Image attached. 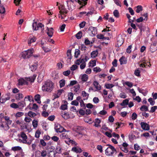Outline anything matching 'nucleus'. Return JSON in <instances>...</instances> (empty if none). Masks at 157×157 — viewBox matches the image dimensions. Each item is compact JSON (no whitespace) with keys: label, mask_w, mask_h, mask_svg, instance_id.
<instances>
[{"label":"nucleus","mask_w":157,"mask_h":157,"mask_svg":"<svg viewBox=\"0 0 157 157\" xmlns=\"http://www.w3.org/2000/svg\"><path fill=\"white\" fill-rule=\"evenodd\" d=\"M54 84L51 81L48 80L45 82L42 87L44 91L51 92L54 88Z\"/></svg>","instance_id":"obj_1"},{"label":"nucleus","mask_w":157,"mask_h":157,"mask_svg":"<svg viewBox=\"0 0 157 157\" xmlns=\"http://www.w3.org/2000/svg\"><path fill=\"white\" fill-rule=\"evenodd\" d=\"M36 77V75H34L32 76L29 78H20L18 80L19 85H27L28 82H33Z\"/></svg>","instance_id":"obj_2"},{"label":"nucleus","mask_w":157,"mask_h":157,"mask_svg":"<svg viewBox=\"0 0 157 157\" xmlns=\"http://www.w3.org/2000/svg\"><path fill=\"white\" fill-rule=\"evenodd\" d=\"M109 147L105 150V154L108 156H112L116 152L114 147L109 144L107 145Z\"/></svg>","instance_id":"obj_3"},{"label":"nucleus","mask_w":157,"mask_h":157,"mask_svg":"<svg viewBox=\"0 0 157 157\" xmlns=\"http://www.w3.org/2000/svg\"><path fill=\"white\" fill-rule=\"evenodd\" d=\"M34 52L33 48H31L24 51L22 53V56L24 59L29 58L30 56H32Z\"/></svg>","instance_id":"obj_4"},{"label":"nucleus","mask_w":157,"mask_h":157,"mask_svg":"<svg viewBox=\"0 0 157 157\" xmlns=\"http://www.w3.org/2000/svg\"><path fill=\"white\" fill-rule=\"evenodd\" d=\"M33 28L34 30H40L41 32H42L44 29V26L41 23H37L36 22H34L33 24Z\"/></svg>","instance_id":"obj_5"},{"label":"nucleus","mask_w":157,"mask_h":157,"mask_svg":"<svg viewBox=\"0 0 157 157\" xmlns=\"http://www.w3.org/2000/svg\"><path fill=\"white\" fill-rule=\"evenodd\" d=\"M55 129L57 132H66V130L60 124H55Z\"/></svg>","instance_id":"obj_6"},{"label":"nucleus","mask_w":157,"mask_h":157,"mask_svg":"<svg viewBox=\"0 0 157 157\" xmlns=\"http://www.w3.org/2000/svg\"><path fill=\"white\" fill-rule=\"evenodd\" d=\"M157 42L155 41L151 45L149 50L151 53H153L157 50Z\"/></svg>","instance_id":"obj_7"},{"label":"nucleus","mask_w":157,"mask_h":157,"mask_svg":"<svg viewBox=\"0 0 157 157\" xmlns=\"http://www.w3.org/2000/svg\"><path fill=\"white\" fill-rule=\"evenodd\" d=\"M74 2V1H73L72 0H70V1H67L68 9L69 10H71L74 9L75 6V5L73 4Z\"/></svg>","instance_id":"obj_8"},{"label":"nucleus","mask_w":157,"mask_h":157,"mask_svg":"<svg viewBox=\"0 0 157 157\" xmlns=\"http://www.w3.org/2000/svg\"><path fill=\"white\" fill-rule=\"evenodd\" d=\"M140 125L144 130H148L150 129L149 125L146 123L141 122L140 123Z\"/></svg>","instance_id":"obj_9"},{"label":"nucleus","mask_w":157,"mask_h":157,"mask_svg":"<svg viewBox=\"0 0 157 157\" xmlns=\"http://www.w3.org/2000/svg\"><path fill=\"white\" fill-rule=\"evenodd\" d=\"M58 8L60 10L59 13H67L68 12V11L65 8V6H64L60 5L58 7Z\"/></svg>","instance_id":"obj_10"},{"label":"nucleus","mask_w":157,"mask_h":157,"mask_svg":"<svg viewBox=\"0 0 157 157\" xmlns=\"http://www.w3.org/2000/svg\"><path fill=\"white\" fill-rule=\"evenodd\" d=\"M89 30L91 31L93 36H95L97 34V29L95 27L90 26L89 28Z\"/></svg>","instance_id":"obj_11"},{"label":"nucleus","mask_w":157,"mask_h":157,"mask_svg":"<svg viewBox=\"0 0 157 157\" xmlns=\"http://www.w3.org/2000/svg\"><path fill=\"white\" fill-rule=\"evenodd\" d=\"M65 142L68 145L71 144L72 145L76 146L78 144L75 140H71L70 138L67 140H65Z\"/></svg>","instance_id":"obj_12"},{"label":"nucleus","mask_w":157,"mask_h":157,"mask_svg":"<svg viewBox=\"0 0 157 157\" xmlns=\"http://www.w3.org/2000/svg\"><path fill=\"white\" fill-rule=\"evenodd\" d=\"M47 33L49 36L51 37L52 36L54 33V29L52 28H49L47 27Z\"/></svg>","instance_id":"obj_13"},{"label":"nucleus","mask_w":157,"mask_h":157,"mask_svg":"<svg viewBox=\"0 0 157 157\" xmlns=\"http://www.w3.org/2000/svg\"><path fill=\"white\" fill-rule=\"evenodd\" d=\"M119 61L121 65L126 64L127 63V59L124 56H122L119 59Z\"/></svg>","instance_id":"obj_14"},{"label":"nucleus","mask_w":157,"mask_h":157,"mask_svg":"<svg viewBox=\"0 0 157 157\" xmlns=\"http://www.w3.org/2000/svg\"><path fill=\"white\" fill-rule=\"evenodd\" d=\"M60 136L62 139L67 140L70 138V136L66 133H63L60 135Z\"/></svg>","instance_id":"obj_15"},{"label":"nucleus","mask_w":157,"mask_h":157,"mask_svg":"<svg viewBox=\"0 0 157 157\" xmlns=\"http://www.w3.org/2000/svg\"><path fill=\"white\" fill-rule=\"evenodd\" d=\"M72 151L77 153H80L82 151L81 148L78 147H73L72 148Z\"/></svg>","instance_id":"obj_16"},{"label":"nucleus","mask_w":157,"mask_h":157,"mask_svg":"<svg viewBox=\"0 0 157 157\" xmlns=\"http://www.w3.org/2000/svg\"><path fill=\"white\" fill-rule=\"evenodd\" d=\"M93 85L97 90H100L101 89V87L98 82L94 81L93 82Z\"/></svg>","instance_id":"obj_17"},{"label":"nucleus","mask_w":157,"mask_h":157,"mask_svg":"<svg viewBox=\"0 0 157 157\" xmlns=\"http://www.w3.org/2000/svg\"><path fill=\"white\" fill-rule=\"evenodd\" d=\"M21 137L23 139V143H26L27 142L26 140L27 138V137L25 134L23 132L21 133Z\"/></svg>","instance_id":"obj_18"},{"label":"nucleus","mask_w":157,"mask_h":157,"mask_svg":"<svg viewBox=\"0 0 157 157\" xmlns=\"http://www.w3.org/2000/svg\"><path fill=\"white\" fill-rule=\"evenodd\" d=\"M123 43V39L121 37H118L117 38V45L118 47L120 46Z\"/></svg>","instance_id":"obj_19"},{"label":"nucleus","mask_w":157,"mask_h":157,"mask_svg":"<svg viewBox=\"0 0 157 157\" xmlns=\"http://www.w3.org/2000/svg\"><path fill=\"white\" fill-rule=\"evenodd\" d=\"M24 97L23 94L22 93H18L15 96V98L17 100H20Z\"/></svg>","instance_id":"obj_20"},{"label":"nucleus","mask_w":157,"mask_h":157,"mask_svg":"<svg viewBox=\"0 0 157 157\" xmlns=\"http://www.w3.org/2000/svg\"><path fill=\"white\" fill-rule=\"evenodd\" d=\"M34 99L36 101H37V102L40 104L41 103V101L40 100V96L39 94L36 95L34 96Z\"/></svg>","instance_id":"obj_21"},{"label":"nucleus","mask_w":157,"mask_h":157,"mask_svg":"<svg viewBox=\"0 0 157 157\" xmlns=\"http://www.w3.org/2000/svg\"><path fill=\"white\" fill-rule=\"evenodd\" d=\"M36 38L35 37H33L32 38H29L28 40V43L29 46H30L32 43L35 42L36 40Z\"/></svg>","instance_id":"obj_22"},{"label":"nucleus","mask_w":157,"mask_h":157,"mask_svg":"<svg viewBox=\"0 0 157 157\" xmlns=\"http://www.w3.org/2000/svg\"><path fill=\"white\" fill-rule=\"evenodd\" d=\"M101 123V120L98 118H97L95 119V124L94 126L96 127H100L99 124Z\"/></svg>","instance_id":"obj_23"},{"label":"nucleus","mask_w":157,"mask_h":157,"mask_svg":"<svg viewBox=\"0 0 157 157\" xmlns=\"http://www.w3.org/2000/svg\"><path fill=\"white\" fill-rule=\"evenodd\" d=\"M61 114L62 117L65 119H67L69 117V114L67 112H63Z\"/></svg>","instance_id":"obj_24"},{"label":"nucleus","mask_w":157,"mask_h":157,"mask_svg":"<svg viewBox=\"0 0 157 157\" xmlns=\"http://www.w3.org/2000/svg\"><path fill=\"white\" fill-rule=\"evenodd\" d=\"M18 108L20 107L19 109H21V108H22L26 106L25 103V101H22L21 102H19L18 103Z\"/></svg>","instance_id":"obj_25"},{"label":"nucleus","mask_w":157,"mask_h":157,"mask_svg":"<svg viewBox=\"0 0 157 157\" xmlns=\"http://www.w3.org/2000/svg\"><path fill=\"white\" fill-rule=\"evenodd\" d=\"M81 78L82 81L85 82L87 80L88 78V75L85 74L82 76Z\"/></svg>","instance_id":"obj_26"},{"label":"nucleus","mask_w":157,"mask_h":157,"mask_svg":"<svg viewBox=\"0 0 157 157\" xmlns=\"http://www.w3.org/2000/svg\"><path fill=\"white\" fill-rule=\"evenodd\" d=\"M37 64L35 63L30 66V68L32 71H35L37 68Z\"/></svg>","instance_id":"obj_27"},{"label":"nucleus","mask_w":157,"mask_h":157,"mask_svg":"<svg viewBox=\"0 0 157 157\" xmlns=\"http://www.w3.org/2000/svg\"><path fill=\"white\" fill-rule=\"evenodd\" d=\"M98 54V52L97 50L94 51L91 53V57L94 58H95L97 56Z\"/></svg>","instance_id":"obj_28"},{"label":"nucleus","mask_w":157,"mask_h":157,"mask_svg":"<svg viewBox=\"0 0 157 157\" xmlns=\"http://www.w3.org/2000/svg\"><path fill=\"white\" fill-rule=\"evenodd\" d=\"M38 121L36 120H34L32 121V125L34 128H36L38 126Z\"/></svg>","instance_id":"obj_29"},{"label":"nucleus","mask_w":157,"mask_h":157,"mask_svg":"<svg viewBox=\"0 0 157 157\" xmlns=\"http://www.w3.org/2000/svg\"><path fill=\"white\" fill-rule=\"evenodd\" d=\"M66 13H59L58 14L59 17L61 19H63L65 18L66 16Z\"/></svg>","instance_id":"obj_30"},{"label":"nucleus","mask_w":157,"mask_h":157,"mask_svg":"<svg viewBox=\"0 0 157 157\" xmlns=\"http://www.w3.org/2000/svg\"><path fill=\"white\" fill-rule=\"evenodd\" d=\"M129 100L127 99L124 100L123 102L120 104V105L122 106L127 105L128 104Z\"/></svg>","instance_id":"obj_31"},{"label":"nucleus","mask_w":157,"mask_h":157,"mask_svg":"<svg viewBox=\"0 0 157 157\" xmlns=\"http://www.w3.org/2000/svg\"><path fill=\"white\" fill-rule=\"evenodd\" d=\"M24 114V113L22 112H18L16 113L15 115V116L16 117V118H17L18 117H20L23 115Z\"/></svg>","instance_id":"obj_32"},{"label":"nucleus","mask_w":157,"mask_h":157,"mask_svg":"<svg viewBox=\"0 0 157 157\" xmlns=\"http://www.w3.org/2000/svg\"><path fill=\"white\" fill-rule=\"evenodd\" d=\"M81 129L82 128L78 126H75L73 128L74 130L77 132L79 133V134H80V133L79 132L80 131Z\"/></svg>","instance_id":"obj_33"},{"label":"nucleus","mask_w":157,"mask_h":157,"mask_svg":"<svg viewBox=\"0 0 157 157\" xmlns=\"http://www.w3.org/2000/svg\"><path fill=\"white\" fill-rule=\"evenodd\" d=\"M89 95V94L86 93L85 91H82V95L86 99H87Z\"/></svg>","instance_id":"obj_34"},{"label":"nucleus","mask_w":157,"mask_h":157,"mask_svg":"<svg viewBox=\"0 0 157 157\" xmlns=\"http://www.w3.org/2000/svg\"><path fill=\"white\" fill-rule=\"evenodd\" d=\"M60 87L62 88L63 87L65 83V80L62 79L59 81Z\"/></svg>","instance_id":"obj_35"},{"label":"nucleus","mask_w":157,"mask_h":157,"mask_svg":"<svg viewBox=\"0 0 157 157\" xmlns=\"http://www.w3.org/2000/svg\"><path fill=\"white\" fill-rule=\"evenodd\" d=\"M28 115L29 116L31 117H35L36 115V113L31 111H29L28 113Z\"/></svg>","instance_id":"obj_36"},{"label":"nucleus","mask_w":157,"mask_h":157,"mask_svg":"<svg viewBox=\"0 0 157 157\" xmlns=\"http://www.w3.org/2000/svg\"><path fill=\"white\" fill-rule=\"evenodd\" d=\"M84 61V60L80 58L79 59H77V60L76 61L75 63L76 64L79 65L80 64H81L82 62H83V61Z\"/></svg>","instance_id":"obj_37"},{"label":"nucleus","mask_w":157,"mask_h":157,"mask_svg":"<svg viewBox=\"0 0 157 157\" xmlns=\"http://www.w3.org/2000/svg\"><path fill=\"white\" fill-rule=\"evenodd\" d=\"M97 149L98 150L100 153L103 152V147L101 145H98L96 147Z\"/></svg>","instance_id":"obj_38"},{"label":"nucleus","mask_w":157,"mask_h":157,"mask_svg":"<svg viewBox=\"0 0 157 157\" xmlns=\"http://www.w3.org/2000/svg\"><path fill=\"white\" fill-rule=\"evenodd\" d=\"M120 148L122 151L124 152L125 153H128V152L127 147L120 146Z\"/></svg>","instance_id":"obj_39"},{"label":"nucleus","mask_w":157,"mask_h":157,"mask_svg":"<svg viewBox=\"0 0 157 157\" xmlns=\"http://www.w3.org/2000/svg\"><path fill=\"white\" fill-rule=\"evenodd\" d=\"M142 7L141 6H138L136 7V12L137 13H139L140 11H142Z\"/></svg>","instance_id":"obj_40"},{"label":"nucleus","mask_w":157,"mask_h":157,"mask_svg":"<svg viewBox=\"0 0 157 157\" xmlns=\"http://www.w3.org/2000/svg\"><path fill=\"white\" fill-rule=\"evenodd\" d=\"M140 109L142 111H146L148 110V108L145 105H143L141 107Z\"/></svg>","instance_id":"obj_41"},{"label":"nucleus","mask_w":157,"mask_h":157,"mask_svg":"<svg viewBox=\"0 0 157 157\" xmlns=\"http://www.w3.org/2000/svg\"><path fill=\"white\" fill-rule=\"evenodd\" d=\"M21 149V148L20 147L18 146L13 147L12 148V150L14 151L20 150Z\"/></svg>","instance_id":"obj_42"},{"label":"nucleus","mask_w":157,"mask_h":157,"mask_svg":"<svg viewBox=\"0 0 157 157\" xmlns=\"http://www.w3.org/2000/svg\"><path fill=\"white\" fill-rule=\"evenodd\" d=\"M33 99V98L32 96L30 95H28L26 96L24 99V101H26L28 100L29 101H30L31 100H32Z\"/></svg>","instance_id":"obj_43"},{"label":"nucleus","mask_w":157,"mask_h":157,"mask_svg":"<svg viewBox=\"0 0 157 157\" xmlns=\"http://www.w3.org/2000/svg\"><path fill=\"white\" fill-rule=\"evenodd\" d=\"M82 36V32L81 31L79 32L76 35V37L78 39H80Z\"/></svg>","instance_id":"obj_44"},{"label":"nucleus","mask_w":157,"mask_h":157,"mask_svg":"<svg viewBox=\"0 0 157 157\" xmlns=\"http://www.w3.org/2000/svg\"><path fill=\"white\" fill-rule=\"evenodd\" d=\"M80 87L79 85H77L75 86L74 87V91L76 93L79 90Z\"/></svg>","instance_id":"obj_45"},{"label":"nucleus","mask_w":157,"mask_h":157,"mask_svg":"<svg viewBox=\"0 0 157 157\" xmlns=\"http://www.w3.org/2000/svg\"><path fill=\"white\" fill-rule=\"evenodd\" d=\"M41 156L42 157H45L47 155V152L46 151L43 150L40 152Z\"/></svg>","instance_id":"obj_46"},{"label":"nucleus","mask_w":157,"mask_h":157,"mask_svg":"<svg viewBox=\"0 0 157 157\" xmlns=\"http://www.w3.org/2000/svg\"><path fill=\"white\" fill-rule=\"evenodd\" d=\"M105 86L107 89H110L113 87L114 86L112 84H105Z\"/></svg>","instance_id":"obj_47"},{"label":"nucleus","mask_w":157,"mask_h":157,"mask_svg":"<svg viewBox=\"0 0 157 157\" xmlns=\"http://www.w3.org/2000/svg\"><path fill=\"white\" fill-rule=\"evenodd\" d=\"M80 54V51L78 49H76L75 52V56L76 58H77Z\"/></svg>","instance_id":"obj_48"},{"label":"nucleus","mask_w":157,"mask_h":157,"mask_svg":"<svg viewBox=\"0 0 157 157\" xmlns=\"http://www.w3.org/2000/svg\"><path fill=\"white\" fill-rule=\"evenodd\" d=\"M18 104L14 103L11 104L10 105V107L14 109L18 108Z\"/></svg>","instance_id":"obj_49"},{"label":"nucleus","mask_w":157,"mask_h":157,"mask_svg":"<svg viewBox=\"0 0 157 157\" xmlns=\"http://www.w3.org/2000/svg\"><path fill=\"white\" fill-rule=\"evenodd\" d=\"M40 130H37L36 132L35 137L36 138H39L40 134Z\"/></svg>","instance_id":"obj_50"},{"label":"nucleus","mask_w":157,"mask_h":157,"mask_svg":"<svg viewBox=\"0 0 157 157\" xmlns=\"http://www.w3.org/2000/svg\"><path fill=\"white\" fill-rule=\"evenodd\" d=\"M78 66L76 64L72 65L70 67V69L72 71H74L78 68Z\"/></svg>","instance_id":"obj_51"},{"label":"nucleus","mask_w":157,"mask_h":157,"mask_svg":"<svg viewBox=\"0 0 157 157\" xmlns=\"http://www.w3.org/2000/svg\"><path fill=\"white\" fill-rule=\"evenodd\" d=\"M67 56L68 59H71V51L70 50H68L67 52Z\"/></svg>","instance_id":"obj_52"},{"label":"nucleus","mask_w":157,"mask_h":157,"mask_svg":"<svg viewBox=\"0 0 157 157\" xmlns=\"http://www.w3.org/2000/svg\"><path fill=\"white\" fill-rule=\"evenodd\" d=\"M77 83V81L75 80H73L71 81L70 83L69 84L68 86H72L76 84Z\"/></svg>","instance_id":"obj_53"},{"label":"nucleus","mask_w":157,"mask_h":157,"mask_svg":"<svg viewBox=\"0 0 157 157\" xmlns=\"http://www.w3.org/2000/svg\"><path fill=\"white\" fill-rule=\"evenodd\" d=\"M113 15L116 17H118L119 16V13L117 10H115L113 12Z\"/></svg>","instance_id":"obj_54"},{"label":"nucleus","mask_w":157,"mask_h":157,"mask_svg":"<svg viewBox=\"0 0 157 157\" xmlns=\"http://www.w3.org/2000/svg\"><path fill=\"white\" fill-rule=\"evenodd\" d=\"M148 101L150 102V104L153 105L155 104V101L153 100L152 98H150L148 99Z\"/></svg>","instance_id":"obj_55"},{"label":"nucleus","mask_w":157,"mask_h":157,"mask_svg":"<svg viewBox=\"0 0 157 157\" xmlns=\"http://www.w3.org/2000/svg\"><path fill=\"white\" fill-rule=\"evenodd\" d=\"M42 48H43V50L45 52H49L51 51V49H50L46 47L42 46Z\"/></svg>","instance_id":"obj_56"},{"label":"nucleus","mask_w":157,"mask_h":157,"mask_svg":"<svg viewBox=\"0 0 157 157\" xmlns=\"http://www.w3.org/2000/svg\"><path fill=\"white\" fill-rule=\"evenodd\" d=\"M5 12V7L3 6H1L0 7V13H4Z\"/></svg>","instance_id":"obj_57"},{"label":"nucleus","mask_w":157,"mask_h":157,"mask_svg":"<svg viewBox=\"0 0 157 157\" xmlns=\"http://www.w3.org/2000/svg\"><path fill=\"white\" fill-rule=\"evenodd\" d=\"M90 66L92 67H93L95 66L96 65V62L95 60L92 61V62L90 61Z\"/></svg>","instance_id":"obj_58"},{"label":"nucleus","mask_w":157,"mask_h":157,"mask_svg":"<svg viewBox=\"0 0 157 157\" xmlns=\"http://www.w3.org/2000/svg\"><path fill=\"white\" fill-rule=\"evenodd\" d=\"M93 71L96 72H99L101 71V69L98 67H96L94 68Z\"/></svg>","instance_id":"obj_59"},{"label":"nucleus","mask_w":157,"mask_h":157,"mask_svg":"<svg viewBox=\"0 0 157 157\" xmlns=\"http://www.w3.org/2000/svg\"><path fill=\"white\" fill-rule=\"evenodd\" d=\"M71 104L72 105L77 106L78 105V102L77 100H74L71 101Z\"/></svg>","instance_id":"obj_60"},{"label":"nucleus","mask_w":157,"mask_h":157,"mask_svg":"<svg viewBox=\"0 0 157 157\" xmlns=\"http://www.w3.org/2000/svg\"><path fill=\"white\" fill-rule=\"evenodd\" d=\"M117 60L115 59L113 61L112 63V64L113 65V67H117Z\"/></svg>","instance_id":"obj_61"},{"label":"nucleus","mask_w":157,"mask_h":157,"mask_svg":"<svg viewBox=\"0 0 157 157\" xmlns=\"http://www.w3.org/2000/svg\"><path fill=\"white\" fill-rule=\"evenodd\" d=\"M140 70L137 69L135 71L134 74L136 76H140Z\"/></svg>","instance_id":"obj_62"},{"label":"nucleus","mask_w":157,"mask_h":157,"mask_svg":"<svg viewBox=\"0 0 157 157\" xmlns=\"http://www.w3.org/2000/svg\"><path fill=\"white\" fill-rule=\"evenodd\" d=\"M132 48V45H130L128 46L126 49V52L127 53H130L131 52V48Z\"/></svg>","instance_id":"obj_63"},{"label":"nucleus","mask_w":157,"mask_h":157,"mask_svg":"<svg viewBox=\"0 0 157 157\" xmlns=\"http://www.w3.org/2000/svg\"><path fill=\"white\" fill-rule=\"evenodd\" d=\"M86 66V63L83 62H82L80 65V68L81 69H84Z\"/></svg>","instance_id":"obj_64"}]
</instances>
